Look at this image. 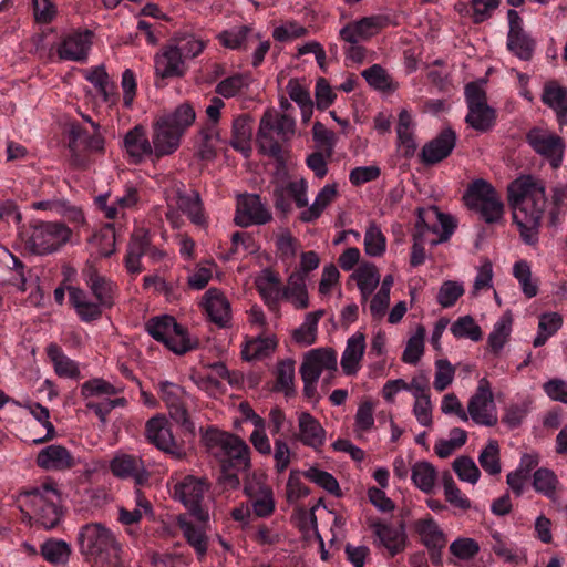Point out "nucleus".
Returning a JSON list of instances; mask_svg holds the SVG:
<instances>
[{"instance_id": "39", "label": "nucleus", "mask_w": 567, "mask_h": 567, "mask_svg": "<svg viewBox=\"0 0 567 567\" xmlns=\"http://www.w3.org/2000/svg\"><path fill=\"white\" fill-rule=\"evenodd\" d=\"M513 329V317L509 312L503 313L494 323L491 333L487 337L489 351L498 355L506 343L509 341Z\"/></svg>"}, {"instance_id": "32", "label": "nucleus", "mask_w": 567, "mask_h": 567, "mask_svg": "<svg viewBox=\"0 0 567 567\" xmlns=\"http://www.w3.org/2000/svg\"><path fill=\"white\" fill-rule=\"evenodd\" d=\"M68 291L69 301L82 321L90 322L101 317L102 305L93 301L83 289L70 286Z\"/></svg>"}, {"instance_id": "43", "label": "nucleus", "mask_w": 567, "mask_h": 567, "mask_svg": "<svg viewBox=\"0 0 567 567\" xmlns=\"http://www.w3.org/2000/svg\"><path fill=\"white\" fill-rule=\"evenodd\" d=\"M336 197L337 186L334 184L324 185L316 196L315 202L300 213L299 219L303 223H313Z\"/></svg>"}, {"instance_id": "56", "label": "nucleus", "mask_w": 567, "mask_h": 567, "mask_svg": "<svg viewBox=\"0 0 567 567\" xmlns=\"http://www.w3.org/2000/svg\"><path fill=\"white\" fill-rule=\"evenodd\" d=\"M467 440V432L461 427H453L449 433V439H440L434 445L436 455L441 458H446L453 452L462 447Z\"/></svg>"}, {"instance_id": "17", "label": "nucleus", "mask_w": 567, "mask_h": 567, "mask_svg": "<svg viewBox=\"0 0 567 567\" xmlns=\"http://www.w3.org/2000/svg\"><path fill=\"white\" fill-rule=\"evenodd\" d=\"M187 69L186 61L169 42L164 44L154 55L156 80L183 78Z\"/></svg>"}, {"instance_id": "44", "label": "nucleus", "mask_w": 567, "mask_h": 567, "mask_svg": "<svg viewBox=\"0 0 567 567\" xmlns=\"http://www.w3.org/2000/svg\"><path fill=\"white\" fill-rule=\"evenodd\" d=\"M187 60L195 59L206 48V41L194 33L178 32L168 41Z\"/></svg>"}, {"instance_id": "13", "label": "nucleus", "mask_w": 567, "mask_h": 567, "mask_svg": "<svg viewBox=\"0 0 567 567\" xmlns=\"http://www.w3.org/2000/svg\"><path fill=\"white\" fill-rule=\"evenodd\" d=\"M161 399L165 402L171 417L187 431L194 430L187 412L188 395L185 390L176 383L163 381L158 384Z\"/></svg>"}, {"instance_id": "48", "label": "nucleus", "mask_w": 567, "mask_h": 567, "mask_svg": "<svg viewBox=\"0 0 567 567\" xmlns=\"http://www.w3.org/2000/svg\"><path fill=\"white\" fill-rule=\"evenodd\" d=\"M323 315V310L307 313L303 322L292 332L295 342L305 347L313 344L317 340L318 323Z\"/></svg>"}, {"instance_id": "30", "label": "nucleus", "mask_w": 567, "mask_h": 567, "mask_svg": "<svg viewBox=\"0 0 567 567\" xmlns=\"http://www.w3.org/2000/svg\"><path fill=\"white\" fill-rule=\"evenodd\" d=\"M371 528L380 544L388 549L392 557L404 549L406 536L403 525L395 526L393 524L375 522L371 525Z\"/></svg>"}, {"instance_id": "3", "label": "nucleus", "mask_w": 567, "mask_h": 567, "mask_svg": "<svg viewBox=\"0 0 567 567\" xmlns=\"http://www.w3.org/2000/svg\"><path fill=\"white\" fill-rule=\"evenodd\" d=\"M80 553L96 565H114L118 560L121 544L114 533L101 523H89L78 533Z\"/></svg>"}, {"instance_id": "63", "label": "nucleus", "mask_w": 567, "mask_h": 567, "mask_svg": "<svg viewBox=\"0 0 567 567\" xmlns=\"http://www.w3.org/2000/svg\"><path fill=\"white\" fill-rule=\"evenodd\" d=\"M451 332L455 338H466L472 341H480L483 336L481 327L468 315L457 318L451 326Z\"/></svg>"}, {"instance_id": "2", "label": "nucleus", "mask_w": 567, "mask_h": 567, "mask_svg": "<svg viewBox=\"0 0 567 567\" xmlns=\"http://www.w3.org/2000/svg\"><path fill=\"white\" fill-rule=\"evenodd\" d=\"M195 118L196 113L188 103H183L173 112L156 118L152 124V144L155 158L175 153L181 145L182 136Z\"/></svg>"}, {"instance_id": "5", "label": "nucleus", "mask_w": 567, "mask_h": 567, "mask_svg": "<svg viewBox=\"0 0 567 567\" xmlns=\"http://www.w3.org/2000/svg\"><path fill=\"white\" fill-rule=\"evenodd\" d=\"M20 502L31 517L45 529L54 528L62 518L61 496L51 482L23 492Z\"/></svg>"}, {"instance_id": "10", "label": "nucleus", "mask_w": 567, "mask_h": 567, "mask_svg": "<svg viewBox=\"0 0 567 567\" xmlns=\"http://www.w3.org/2000/svg\"><path fill=\"white\" fill-rule=\"evenodd\" d=\"M466 413L478 425L493 426L497 423L492 386L486 378L478 381L475 393L468 400Z\"/></svg>"}, {"instance_id": "42", "label": "nucleus", "mask_w": 567, "mask_h": 567, "mask_svg": "<svg viewBox=\"0 0 567 567\" xmlns=\"http://www.w3.org/2000/svg\"><path fill=\"white\" fill-rule=\"evenodd\" d=\"M275 336H259L244 343L241 357L245 361L261 360L269 357L277 348Z\"/></svg>"}, {"instance_id": "9", "label": "nucleus", "mask_w": 567, "mask_h": 567, "mask_svg": "<svg viewBox=\"0 0 567 567\" xmlns=\"http://www.w3.org/2000/svg\"><path fill=\"white\" fill-rule=\"evenodd\" d=\"M207 440L210 446L220 450L219 457L223 468H234L236 472L250 468V449L239 436L213 431L207 435Z\"/></svg>"}, {"instance_id": "20", "label": "nucleus", "mask_w": 567, "mask_h": 567, "mask_svg": "<svg viewBox=\"0 0 567 567\" xmlns=\"http://www.w3.org/2000/svg\"><path fill=\"white\" fill-rule=\"evenodd\" d=\"M93 33L89 30L76 31L63 37L58 44L56 53L61 60L84 62L92 45Z\"/></svg>"}, {"instance_id": "25", "label": "nucleus", "mask_w": 567, "mask_h": 567, "mask_svg": "<svg viewBox=\"0 0 567 567\" xmlns=\"http://www.w3.org/2000/svg\"><path fill=\"white\" fill-rule=\"evenodd\" d=\"M455 145V132L451 128H445L423 146L421 161L427 166L435 165L445 159L452 153Z\"/></svg>"}, {"instance_id": "8", "label": "nucleus", "mask_w": 567, "mask_h": 567, "mask_svg": "<svg viewBox=\"0 0 567 567\" xmlns=\"http://www.w3.org/2000/svg\"><path fill=\"white\" fill-rule=\"evenodd\" d=\"M210 483L206 477L186 475L174 485L173 496L198 520L207 522L209 518L205 499L209 493Z\"/></svg>"}, {"instance_id": "18", "label": "nucleus", "mask_w": 567, "mask_h": 567, "mask_svg": "<svg viewBox=\"0 0 567 567\" xmlns=\"http://www.w3.org/2000/svg\"><path fill=\"white\" fill-rule=\"evenodd\" d=\"M112 474L121 480H131L135 485H144L150 480L144 461L137 455L117 453L110 462Z\"/></svg>"}, {"instance_id": "31", "label": "nucleus", "mask_w": 567, "mask_h": 567, "mask_svg": "<svg viewBox=\"0 0 567 567\" xmlns=\"http://www.w3.org/2000/svg\"><path fill=\"white\" fill-rule=\"evenodd\" d=\"M176 206L194 225L198 227L207 226V216L197 190L184 192L178 188L176 190Z\"/></svg>"}, {"instance_id": "60", "label": "nucleus", "mask_w": 567, "mask_h": 567, "mask_svg": "<svg viewBox=\"0 0 567 567\" xmlns=\"http://www.w3.org/2000/svg\"><path fill=\"white\" fill-rule=\"evenodd\" d=\"M115 229L113 224H106L96 231L91 240V245L102 257H109L115 251Z\"/></svg>"}, {"instance_id": "14", "label": "nucleus", "mask_w": 567, "mask_h": 567, "mask_svg": "<svg viewBox=\"0 0 567 567\" xmlns=\"http://www.w3.org/2000/svg\"><path fill=\"white\" fill-rule=\"evenodd\" d=\"M146 436L158 450L171 455L175 460H183L186 453L174 439L165 416L157 415L146 423Z\"/></svg>"}, {"instance_id": "52", "label": "nucleus", "mask_w": 567, "mask_h": 567, "mask_svg": "<svg viewBox=\"0 0 567 567\" xmlns=\"http://www.w3.org/2000/svg\"><path fill=\"white\" fill-rule=\"evenodd\" d=\"M535 47L536 41L526 32L507 34V49L523 61L533 58Z\"/></svg>"}, {"instance_id": "57", "label": "nucleus", "mask_w": 567, "mask_h": 567, "mask_svg": "<svg viewBox=\"0 0 567 567\" xmlns=\"http://www.w3.org/2000/svg\"><path fill=\"white\" fill-rule=\"evenodd\" d=\"M174 317L164 315L151 318L146 322V331L157 341L165 344L167 338L177 329Z\"/></svg>"}, {"instance_id": "26", "label": "nucleus", "mask_w": 567, "mask_h": 567, "mask_svg": "<svg viewBox=\"0 0 567 567\" xmlns=\"http://www.w3.org/2000/svg\"><path fill=\"white\" fill-rule=\"evenodd\" d=\"M37 465L45 471H68L78 462L73 454L61 444H51L39 451Z\"/></svg>"}, {"instance_id": "6", "label": "nucleus", "mask_w": 567, "mask_h": 567, "mask_svg": "<svg viewBox=\"0 0 567 567\" xmlns=\"http://www.w3.org/2000/svg\"><path fill=\"white\" fill-rule=\"evenodd\" d=\"M72 230L60 221H39L20 234L25 250L34 255H49L58 251L71 238Z\"/></svg>"}, {"instance_id": "33", "label": "nucleus", "mask_w": 567, "mask_h": 567, "mask_svg": "<svg viewBox=\"0 0 567 567\" xmlns=\"http://www.w3.org/2000/svg\"><path fill=\"white\" fill-rule=\"evenodd\" d=\"M364 351L365 337L363 333L355 332L347 340V346L341 357V368L347 375L358 373Z\"/></svg>"}, {"instance_id": "24", "label": "nucleus", "mask_w": 567, "mask_h": 567, "mask_svg": "<svg viewBox=\"0 0 567 567\" xmlns=\"http://www.w3.org/2000/svg\"><path fill=\"white\" fill-rule=\"evenodd\" d=\"M414 529L425 547L431 550V558L434 563L441 560V549L445 546L446 538L439 524L430 515L417 519Z\"/></svg>"}, {"instance_id": "37", "label": "nucleus", "mask_w": 567, "mask_h": 567, "mask_svg": "<svg viewBox=\"0 0 567 567\" xmlns=\"http://www.w3.org/2000/svg\"><path fill=\"white\" fill-rule=\"evenodd\" d=\"M542 101L545 105L553 109L556 113L558 123L567 125V89L558 85L555 82H549L545 85L542 95Z\"/></svg>"}, {"instance_id": "12", "label": "nucleus", "mask_w": 567, "mask_h": 567, "mask_svg": "<svg viewBox=\"0 0 567 567\" xmlns=\"http://www.w3.org/2000/svg\"><path fill=\"white\" fill-rule=\"evenodd\" d=\"M416 226L432 237L431 246L446 241L455 229L454 219L441 213L436 207L419 208Z\"/></svg>"}, {"instance_id": "58", "label": "nucleus", "mask_w": 567, "mask_h": 567, "mask_svg": "<svg viewBox=\"0 0 567 567\" xmlns=\"http://www.w3.org/2000/svg\"><path fill=\"white\" fill-rule=\"evenodd\" d=\"M251 82L249 74L237 73L221 80L216 85V93L225 99L234 97L248 89Z\"/></svg>"}, {"instance_id": "51", "label": "nucleus", "mask_w": 567, "mask_h": 567, "mask_svg": "<svg viewBox=\"0 0 567 567\" xmlns=\"http://www.w3.org/2000/svg\"><path fill=\"white\" fill-rule=\"evenodd\" d=\"M178 525L187 543L195 549L198 558H203L207 553L208 545V538L203 527L187 522L185 518H179Z\"/></svg>"}, {"instance_id": "15", "label": "nucleus", "mask_w": 567, "mask_h": 567, "mask_svg": "<svg viewBox=\"0 0 567 567\" xmlns=\"http://www.w3.org/2000/svg\"><path fill=\"white\" fill-rule=\"evenodd\" d=\"M272 219L271 212L257 194H246L238 197L235 223L240 227L265 225Z\"/></svg>"}, {"instance_id": "53", "label": "nucleus", "mask_w": 567, "mask_h": 567, "mask_svg": "<svg viewBox=\"0 0 567 567\" xmlns=\"http://www.w3.org/2000/svg\"><path fill=\"white\" fill-rule=\"evenodd\" d=\"M123 388L116 386L109 381L94 378L81 385V395L87 400L91 398H110L122 392Z\"/></svg>"}, {"instance_id": "35", "label": "nucleus", "mask_w": 567, "mask_h": 567, "mask_svg": "<svg viewBox=\"0 0 567 567\" xmlns=\"http://www.w3.org/2000/svg\"><path fill=\"white\" fill-rule=\"evenodd\" d=\"M252 137V118L248 114L236 116L231 125L230 145L246 156L251 151L250 141Z\"/></svg>"}, {"instance_id": "21", "label": "nucleus", "mask_w": 567, "mask_h": 567, "mask_svg": "<svg viewBox=\"0 0 567 567\" xmlns=\"http://www.w3.org/2000/svg\"><path fill=\"white\" fill-rule=\"evenodd\" d=\"M123 150L131 163H142L146 157H155V151L146 128L138 124L126 132L123 138Z\"/></svg>"}, {"instance_id": "46", "label": "nucleus", "mask_w": 567, "mask_h": 567, "mask_svg": "<svg viewBox=\"0 0 567 567\" xmlns=\"http://www.w3.org/2000/svg\"><path fill=\"white\" fill-rule=\"evenodd\" d=\"M563 326V317L555 311L543 312L538 317L537 333L533 340V346L539 348L544 346L549 338L555 336Z\"/></svg>"}, {"instance_id": "38", "label": "nucleus", "mask_w": 567, "mask_h": 567, "mask_svg": "<svg viewBox=\"0 0 567 567\" xmlns=\"http://www.w3.org/2000/svg\"><path fill=\"white\" fill-rule=\"evenodd\" d=\"M414 127L415 124L412 114L406 110H402L399 113L396 135L399 147L402 150L405 157H411L416 150Z\"/></svg>"}, {"instance_id": "16", "label": "nucleus", "mask_w": 567, "mask_h": 567, "mask_svg": "<svg viewBox=\"0 0 567 567\" xmlns=\"http://www.w3.org/2000/svg\"><path fill=\"white\" fill-rule=\"evenodd\" d=\"M308 184L303 178H296L288 182L277 183L272 190V200L276 209L284 214L291 210V202L298 208H306Z\"/></svg>"}, {"instance_id": "45", "label": "nucleus", "mask_w": 567, "mask_h": 567, "mask_svg": "<svg viewBox=\"0 0 567 567\" xmlns=\"http://www.w3.org/2000/svg\"><path fill=\"white\" fill-rule=\"evenodd\" d=\"M71 553L70 544L63 539L49 538L40 546V554L43 559L55 566L68 564Z\"/></svg>"}, {"instance_id": "49", "label": "nucleus", "mask_w": 567, "mask_h": 567, "mask_svg": "<svg viewBox=\"0 0 567 567\" xmlns=\"http://www.w3.org/2000/svg\"><path fill=\"white\" fill-rule=\"evenodd\" d=\"M361 75L373 90L379 92H394L399 87L398 82L380 64H373L363 70Z\"/></svg>"}, {"instance_id": "40", "label": "nucleus", "mask_w": 567, "mask_h": 567, "mask_svg": "<svg viewBox=\"0 0 567 567\" xmlns=\"http://www.w3.org/2000/svg\"><path fill=\"white\" fill-rule=\"evenodd\" d=\"M47 354L53 363L54 372L60 378L79 379L81 377L79 364L65 355L61 347L58 344L50 343L47 347Z\"/></svg>"}, {"instance_id": "61", "label": "nucleus", "mask_w": 567, "mask_h": 567, "mask_svg": "<svg viewBox=\"0 0 567 567\" xmlns=\"http://www.w3.org/2000/svg\"><path fill=\"white\" fill-rule=\"evenodd\" d=\"M364 251L370 257H381L386 249V238L375 223H371L364 234Z\"/></svg>"}, {"instance_id": "62", "label": "nucleus", "mask_w": 567, "mask_h": 567, "mask_svg": "<svg viewBox=\"0 0 567 567\" xmlns=\"http://www.w3.org/2000/svg\"><path fill=\"white\" fill-rule=\"evenodd\" d=\"M481 467L489 475L501 473L499 445L496 440H489L478 455Z\"/></svg>"}, {"instance_id": "34", "label": "nucleus", "mask_w": 567, "mask_h": 567, "mask_svg": "<svg viewBox=\"0 0 567 567\" xmlns=\"http://www.w3.org/2000/svg\"><path fill=\"white\" fill-rule=\"evenodd\" d=\"M532 486L537 494L550 501H556L563 489L558 476L548 467H539L534 471Z\"/></svg>"}, {"instance_id": "22", "label": "nucleus", "mask_w": 567, "mask_h": 567, "mask_svg": "<svg viewBox=\"0 0 567 567\" xmlns=\"http://www.w3.org/2000/svg\"><path fill=\"white\" fill-rule=\"evenodd\" d=\"M200 305L212 322L220 328L228 326L231 319V309L223 291L217 288H209L204 293Z\"/></svg>"}, {"instance_id": "28", "label": "nucleus", "mask_w": 567, "mask_h": 567, "mask_svg": "<svg viewBox=\"0 0 567 567\" xmlns=\"http://www.w3.org/2000/svg\"><path fill=\"white\" fill-rule=\"evenodd\" d=\"M255 284L269 310L277 311L279 302L284 300V290L279 275L271 269H264Z\"/></svg>"}, {"instance_id": "19", "label": "nucleus", "mask_w": 567, "mask_h": 567, "mask_svg": "<svg viewBox=\"0 0 567 567\" xmlns=\"http://www.w3.org/2000/svg\"><path fill=\"white\" fill-rule=\"evenodd\" d=\"M337 352L329 348L310 350L303 358L300 367L301 377L311 381H318L321 373L327 371L332 374L337 371Z\"/></svg>"}, {"instance_id": "4", "label": "nucleus", "mask_w": 567, "mask_h": 567, "mask_svg": "<svg viewBox=\"0 0 567 567\" xmlns=\"http://www.w3.org/2000/svg\"><path fill=\"white\" fill-rule=\"evenodd\" d=\"M295 134V121L287 114H281L274 109L265 111L260 118L257 132V145L264 155L284 159V144Z\"/></svg>"}, {"instance_id": "36", "label": "nucleus", "mask_w": 567, "mask_h": 567, "mask_svg": "<svg viewBox=\"0 0 567 567\" xmlns=\"http://www.w3.org/2000/svg\"><path fill=\"white\" fill-rule=\"evenodd\" d=\"M85 282L103 308H111L113 306L116 290L114 282L99 275L94 269L85 272Z\"/></svg>"}, {"instance_id": "50", "label": "nucleus", "mask_w": 567, "mask_h": 567, "mask_svg": "<svg viewBox=\"0 0 567 567\" xmlns=\"http://www.w3.org/2000/svg\"><path fill=\"white\" fill-rule=\"evenodd\" d=\"M435 467L426 461L416 462L411 467V480L413 484L422 492L432 493L436 481Z\"/></svg>"}, {"instance_id": "11", "label": "nucleus", "mask_w": 567, "mask_h": 567, "mask_svg": "<svg viewBox=\"0 0 567 567\" xmlns=\"http://www.w3.org/2000/svg\"><path fill=\"white\" fill-rule=\"evenodd\" d=\"M529 146L543 158L549 162L553 168L561 165L565 143L557 134L540 127L529 130L526 135Z\"/></svg>"}, {"instance_id": "23", "label": "nucleus", "mask_w": 567, "mask_h": 567, "mask_svg": "<svg viewBox=\"0 0 567 567\" xmlns=\"http://www.w3.org/2000/svg\"><path fill=\"white\" fill-rule=\"evenodd\" d=\"M249 506L257 517H269L276 507L271 486L262 482H249L244 487Z\"/></svg>"}, {"instance_id": "59", "label": "nucleus", "mask_w": 567, "mask_h": 567, "mask_svg": "<svg viewBox=\"0 0 567 567\" xmlns=\"http://www.w3.org/2000/svg\"><path fill=\"white\" fill-rule=\"evenodd\" d=\"M513 276L519 282L526 298L530 299L538 293V284L533 279L530 265L526 260H518L514 264Z\"/></svg>"}, {"instance_id": "64", "label": "nucleus", "mask_w": 567, "mask_h": 567, "mask_svg": "<svg viewBox=\"0 0 567 567\" xmlns=\"http://www.w3.org/2000/svg\"><path fill=\"white\" fill-rule=\"evenodd\" d=\"M165 346L176 354H184L197 347V340L190 338L187 330L177 324V329L167 338Z\"/></svg>"}, {"instance_id": "55", "label": "nucleus", "mask_w": 567, "mask_h": 567, "mask_svg": "<svg viewBox=\"0 0 567 567\" xmlns=\"http://www.w3.org/2000/svg\"><path fill=\"white\" fill-rule=\"evenodd\" d=\"M495 120V110L489 105L470 109L465 117V122L480 132L489 131L494 126Z\"/></svg>"}, {"instance_id": "41", "label": "nucleus", "mask_w": 567, "mask_h": 567, "mask_svg": "<svg viewBox=\"0 0 567 567\" xmlns=\"http://www.w3.org/2000/svg\"><path fill=\"white\" fill-rule=\"evenodd\" d=\"M302 274L292 272L287 285L282 287L284 300L289 301L296 309H306L309 306V297Z\"/></svg>"}, {"instance_id": "29", "label": "nucleus", "mask_w": 567, "mask_h": 567, "mask_svg": "<svg viewBox=\"0 0 567 567\" xmlns=\"http://www.w3.org/2000/svg\"><path fill=\"white\" fill-rule=\"evenodd\" d=\"M24 265L0 245V285H12L25 290Z\"/></svg>"}, {"instance_id": "27", "label": "nucleus", "mask_w": 567, "mask_h": 567, "mask_svg": "<svg viewBox=\"0 0 567 567\" xmlns=\"http://www.w3.org/2000/svg\"><path fill=\"white\" fill-rule=\"evenodd\" d=\"M296 439L302 445L318 451L326 443V430L310 413L301 412L298 415V433Z\"/></svg>"}, {"instance_id": "54", "label": "nucleus", "mask_w": 567, "mask_h": 567, "mask_svg": "<svg viewBox=\"0 0 567 567\" xmlns=\"http://www.w3.org/2000/svg\"><path fill=\"white\" fill-rule=\"evenodd\" d=\"M425 328L417 326L415 332L406 341L402 353V361L406 364L415 365L424 353Z\"/></svg>"}, {"instance_id": "1", "label": "nucleus", "mask_w": 567, "mask_h": 567, "mask_svg": "<svg viewBox=\"0 0 567 567\" xmlns=\"http://www.w3.org/2000/svg\"><path fill=\"white\" fill-rule=\"evenodd\" d=\"M507 192L513 220L523 243L536 245L547 202L543 182L532 175H520L509 183Z\"/></svg>"}, {"instance_id": "7", "label": "nucleus", "mask_w": 567, "mask_h": 567, "mask_svg": "<svg viewBox=\"0 0 567 567\" xmlns=\"http://www.w3.org/2000/svg\"><path fill=\"white\" fill-rule=\"evenodd\" d=\"M465 205L480 214L488 224L497 223L504 212V205L491 183L478 178L472 182L464 196Z\"/></svg>"}, {"instance_id": "47", "label": "nucleus", "mask_w": 567, "mask_h": 567, "mask_svg": "<svg viewBox=\"0 0 567 567\" xmlns=\"http://www.w3.org/2000/svg\"><path fill=\"white\" fill-rule=\"evenodd\" d=\"M361 293V302L365 303L380 282V274L372 264L361 265L353 274Z\"/></svg>"}]
</instances>
